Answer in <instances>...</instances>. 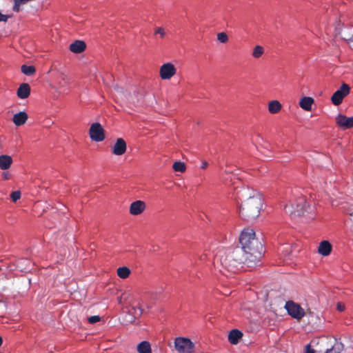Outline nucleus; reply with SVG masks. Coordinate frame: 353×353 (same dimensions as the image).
Segmentation results:
<instances>
[{
	"mask_svg": "<svg viewBox=\"0 0 353 353\" xmlns=\"http://www.w3.org/2000/svg\"><path fill=\"white\" fill-rule=\"evenodd\" d=\"M343 99V94L336 90L331 97V101L334 105H339L342 103Z\"/></svg>",
	"mask_w": 353,
	"mask_h": 353,
	"instance_id": "23",
	"label": "nucleus"
},
{
	"mask_svg": "<svg viewBox=\"0 0 353 353\" xmlns=\"http://www.w3.org/2000/svg\"><path fill=\"white\" fill-rule=\"evenodd\" d=\"M284 308L289 316L298 321L305 314V310L301 305L292 300L286 301Z\"/></svg>",
	"mask_w": 353,
	"mask_h": 353,
	"instance_id": "5",
	"label": "nucleus"
},
{
	"mask_svg": "<svg viewBox=\"0 0 353 353\" xmlns=\"http://www.w3.org/2000/svg\"><path fill=\"white\" fill-rule=\"evenodd\" d=\"M2 343H3V339H2V337L0 336V346L2 345Z\"/></svg>",
	"mask_w": 353,
	"mask_h": 353,
	"instance_id": "41",
	"label": "nucleus"
},
{
	"mask_svg": "<svg viewBox=\"0 0 353 353\" xmlns=\"http://www.w3.org/2000/svg\"><path fill=\"white\" fill-rule=\"evenodd\" d=\"M174 347L179 353H193L194 343L186 337H176L174 341Z\"/></svg>",
	"mask_w": 353,
	"mask_h": 353,
	"instance_id": "7",
	"label": "nucleus"
},
{
	"mask_svg": "<svg viewBox=\"0 0 353 353\" xmlns=\"http://www.w3.org/2000/svg\"><path fill=\"white\" fill-rule=\"evenodd\" d=\"M350 90V87L347 83H343L339 89L336 90L337 92H339L344 97H345L349 93Z\"/></svg>",
	"mask_w": 353,
	"mask_h": 353,
	"instance_id": "28",
	"label": "nucleus"
},
{
	"mask_svg": "<svg viewBox=\"0 0 353 353\" xmlns=\"http://www.w3.org/2000/svg\"><path fill=\"white\" fill-rule=\"evenodd\" d=\"M239 244L250 256L251 264H259L265 252V248L260 239L256 237L255 232L250 228L244 229L239 236Z\"/></svg>",
	"mask_w": 353,
	"mask_h": 353,
	"instance_id": "2",
	"label": "nucleus"
},
{
	"mask_svg": "<svg viewBox=\"0 0 353 353\" xmlns=\"http://www.w3.org/2000/svg\"><path fill=\"white\" fill-rule=\"evenodd\" d=\"M145 209V203L141 200L133 201L130 206V212L132 215H139Z\"/></svg>",
	"mask_w": 353,
	"mask_h": 353,
	"instance_id": "12",
	"label": "nucleus"
},
{
	"mask_svg": "<svg viewBox=\"0 0 353 353\" xmlns=\"http://www.w3.org/2000/svg\"><path fill=\"white\" fill-rule=\"evenodd\" d=\"M176 74L174 65L170 63H165L160 68V77L163 80L170 79Z\"/></svg>",
	"mask_w": 353,
	"mask_h": 353,
	"instance_id": "9",
	"label": "nucleus"
},
{
	"mask_svg": "<svg viewBox=\"0 0 353 353\" xmlns=\"http://www.w3.org/2000/svg\"><path fill=\"white\" fill-rule=\"evenodd\" d=\"M10 175L8 172H4L2 174V178L5 180H7L10 178Z\"/></svg>",
	"mask_w": 353,
	"mask_h": 353,
	"instance_id": "39",
	"label": "nucleus"
},
{
	"mask_svg": "<svg viewBox=\"0 0 353 353\" xmlns=\"http://www.w3.org/2000/svg\"><path fill=\"white\" fill-rule=\"evenodd\" d=\"M337 124L343 129H350L353 127V116L347 117L345 115L339 114L336 117Z\"/></svg>",
	"mask_w": 353,
	"mask_h": 353,
	"instance_id": "11",
	"label": "nucleus"
},
{
	"mask_svg": "<svg viewBox=\"0 0 353 353\" xmlns=\"http://www.w3.org/2000/svg\"><path fill=\"white\" fill-rule=\"evenodd\" d=\"M335 37L347 41L353 49V26H342L340 23L334 28Z\"/></svg>",
	"mask_w": 353,
	"mask_h": 353,
	"instance_id": "6",
	"label": "nucleus"
},
{
	"mask_svg": "<svg viewBox=\"0 0 353 353\" xmlns=\"http://www.w3.org/2000/svg\"><path fill=\"white\" fill-rule=\"evenodd\" d=\"M139 353H152L150 343L147 341L140 342L137 345Z\"/></svg>",
	"mask_w": 353,
	"mask_h": 353,
	"instance_id": "20",
	"label": "nucleus"
},
{
	"mask_svg": "<svg viewBox=\"0 0 353 353\" xmlns=\"http://www.w3.org/2000/svg\"><path fill=\"white\" fill-rule=\"evenodd\" d=\"M127 148V145L123 138H117L115 143L114 144L112 152L114 155L121 156L123 154Z\"/></svg>",
	"mask_w": 353,
	"mask_h": 353,
	"instance_id": "10",
	"label": "nucleus"
},
{
	"mask_svg": "<svg viewBox=\"0 0 353 353\" xmlns=\"http://www.w3.org/2000/svg\"><path fill=\"white\" fill-rule=\"evenodd\" d=\"M172 168L175 172H183L186 167L185 163L179 161L173 163Z\"/></svg>",
	"mask_w": 353,
	"mask_h": 353,
	"instance_id": "26",
	"label": "nucleus"
},
{
	"mask_svg": "<svg viewBox=\"0 0 353 353\" xmlns=\"http://www.w3.org/2000/svg\"><path fill=\"white\" fill-rule=\"evenodd\" d=\"M243 336V332L238 329H232L230 331L228 339L232 345H236Z\"/></svg>",
	"mask_w": 353,
	"mask_h": 353,
	"instance_id": "16",
	"label": "nucleus"
},
{
	"mask_svg": "<svg viewBox=\"0 0 353 353\" xmlns=\"http://www.w3.org/2000/svg\"><path fill=\"white\" fill-rule=\"evenodd\" d=\"M262 205L263 202L260 195L250 196L240 205L239 214L245 221H252L259 216Z\"/></svg>",
	"mask_w": 353,
	"mask_h": 353,
	"instance_id": "3",
	"label": "nucleus"
},
{
	"mask_svg": "<svg viewBox=\"0 0 353 353\" xmlns=\"http://www.w3.org/2000/svg\"><path fill=\"white\" fill-rule=\"evenodd\" d=\"M130 272H131V271H130V268H128L127 266L119 267L117 269V275L121 279L128 278L129 276Z\"/></svg>",
	"mask_w": 353,
	"mask_h": 353,
	"instance_id": "22",
	"label": "nucleus"
},
{
	"mask_svg": "<svg viewBox=\"0 0 353 353\" xmlns=\"http://www.w3.org/2000/svg\"><path fill=\"white\" fill-rule=\"evenodd\" d=\"M9 18L8 15L3 14L1 12H0V22L3 21L6 22Z\"/></svg>",
	"mask_w": 353,
	"mask_h": 353,
	"instance_id": "37",
	"label": "nucleus"
},
{
	"mask_svg": "<svg viewBox=\"0 0 353 353\" xmlns=\"http://www.w3.org/2000/svg\"><path fill=\"white\" fill-rule=\"evenodd\" d=\"M217 39L219 42L225 43L228 41V37L225 32H221L218 33Z\"/></svg>",
	"mask_w": 353,
	"mask_h": 353,
	"instance_id": "30",
	"label": "nucleus"
},
{
	"mask_svg": "<svg viewBox=\"0 0 353 353\" xmlns=\"http://www.w3.org/2000/svg\"><path fill=\"white\" fill-rule=\"evenodd\" d=\"M264 52L263 48L261 46H256L252 52V56L254 58H259Z\"/></svg>",
	"mask_w": 353,
	"mask_h": 353,
	"instance_id": "29",
	"label": "nucleus"
},
{
	"mask_svg": "<svg viewBox=\"0 0 353 353\" xmlns=\"http://www.w3.org/2000/svg\"><path fill=\"white\" fill-rule=\"evenodd\" d=\"M12 163V158L8 154L0 155V169L6 170L9 169Z\"/></svg>",
	"mask_w": 353,
	"mask_h": 353,
	"instance_id": "19",
	"label": "nucleus"
},
{
	"mask_svg": "<svg viewBox=\"0 0 353 353\" xmlns=\"http://www.w3.org/2000/svg\"><path fill=\"white\" fill-rule=\"evenodd\" d=\"M28 118V114L25 111H20L13 115L12 121L16 126L23 125Z\"/></svg>",
	"mask_w": 353,
	"mask_h": 353,
	"instance_id": "15",
	"label": "nucleus"
},
{
	"mask_svg": "<svg viewBox=\"0 0 353 353\" xmlns=\"http://www.w3.org/2000/svg\"><path fill=\"white\" fill-rule=\"evenodd\" d=\"M336 308L339 311L343 312L345 310V305L341 303H338Z\"/></svg>",
	"mask_w": 353,
	"mask_h": 353,
	"instance_id": "38",
	"label": "nucleus"
},
{
	"mask_svg": "<svg viewBox=\"0 0 353 353\" xmlns=\"http://www.w3.org/2000/svg\"><path fill=\"white\" fill-rule=\"evenodd\" d=\"M208 162H206V161H203V162H202V163H201V168L202 169H205V168L208 167Z\"/></svg>",
	"mask_w": 353,
	"mask_h": 353,
	"instance_id": "40",
	"label": "nucleus"
},
{
	"mask_svg": "<svg viewBox=\"0 0 353 353\" xmlns=\"http://www.w3.org/2000/svg\"><path fill=\"white\" fill-rule=\"evenodd\" d=\"M132 310H133L132 313L135 314L136 317L140 316L143 312V309L141 307L134 306L132 307Z\"/></svg>",
	"mask_w": 353,
	"mask_h": 353,
	"instance_id": "33",
	"label": "nucleus"
},
{
	"mask_svg": "<svg viewBox=\"0 0 353 353\" xmlns=\"http://www.w3.org/2000/svg\"><path fill=\"white\" fill-rule=\"evenodd\" d=\"M332 251V245L330 243L327 241H323L320 243L318 252L319 253L323 256H328Z\"/></svg>",
	"mask_w": 353,
	"mask_h": 353,
	"instance_id": "18",
	"label": "nucleus"
},
{
	"mask_svg": "<svg viewBox=\"0 0 353 353\" xmlns=\"http://www.w3.org/2000/svg\"><path fill=\"white\" fill-rule=\"evenodd\" d=\"M312 210V207L307 204L304 199H299L296 203V206L292 202L285 205V211L292 216H304Z\"/></svg>",
	"mask_w": 353,
	"mask_h": 353,
	"instance_id": "4",
	"label": "nucleus"
},
{
	"mask_svg": "<svg viewBox=\"0 0 353 353\" xmlns=\"http://www.w3.org/2000/svg\"><path fill=\"white\" fill-rule=\"evenodd\" d=\"M250 257L248 256L246 251L241 246L228 248L220 251L215 256V260L219 262L221 266L231 272H236L244 265L248 268H254L256 264H251Z\"/></svg>",
	"mask_w": 353,
	"mask_h": 353,
	"instance_id": "1",
	"label": "nucleus"
},
{
	"mask_svg": "<svg viewBox=\"0 0 353 353\" xmlns=\"http://www.w3.org/2000/svg\"><path fill=\"white\" fill-rule=\"evenodd\" d=\"M281 109V104L277 100H273L270 102L268 105V110L272 114H276Z\"/></svg>",
	"mask_w": 353,
	"mask_h": 353,
	"instance_id": "21",
	"label": "nucleus"
},
{
	"mask_svg": "<svg viewBox=\"0 0 353 353\" xmlns=\"http://www.w3.org/2000/svg\"><path fill=\"white\" fill-rule=\"evenodd\" d=\"M14 3L12 9L14 12H19L20 6L21 4H24V3H27L25 0H14Z\"/></svg>",
	"mask_w": 353,
	"mask_h": 353,
	"instance_id": "31",
	"label": "nucleus"
},
{
	"mask_svg": "<svg viewBox=\"0 0 353 353\" xmlns=\"http://www.w3.org/2000/svg\"><path fill=\"white\" fill-rule=\"evenodd\" d=\"M21 70L23 74L27 76H31L35 72V68L33 65H22Z\"/></svg>",
	"mask_w": 353,
	"mask_h": 353,
	"instance_id": "24",
	"label": "nucleus"
},
{
	"mask_svg": "<svg viewBox=\"0 0 353 353\" xmlns=\"http://www.w3.org/2000/svg\"><path fill=\"white\" fill-rule=\"evenodd\" d=\"M21 194L19 190H15L10 194V199L12 202L15 203L21 198Z\"/></svg>",
	"mask_w": 353,
	"mask_h": 353,
	"instance_id": "32",
	"label": "nucleus"
},
{
	"mask_svg": "<svg viewBox=\"0 0 353 353\" xmlns=\"http://www.w3.org/2000/svg\"><path fill=\"white\" fill-rule=\"evenodd\" d=\"M314 101V99L311 97H303L299 101V105L303 110L310 111Z\"/></svg>",
	"mask_w": 353,
	"mask_h": 353,
	"instance_id": "17",
	"label": "nucleus"
},
{
	"mask_svg": "<svg viewBox=\"0 0 353 353\" xmlns=\"http://www.w3.org/2000/svg\"><path fill=\"white\" fill-rule=\"evenodd\" d=\"M17 94L21 99H27L30 94V86L29 84L26 83H21L17 90Z\"/></svg>",
	"mask_w": 353,
	"mask_h": 353,
	"instance_id": "13",
	"label": "nucleus"
},
{
	"mask_svg": "<svg viewBox=\"0 0 353 353\" xmlns=\"http://www.w3.org/2000/svg\"><path fill=\"white\" fill-rule=\"evenodd\" d=\"M89 136L93 141L100 142L104 140V130L100 123L95 122L91 124L89 130Z\"/></svg>",
	"mask_w": 353,
	"mask_h": 353,
	"instance_id": "8",
	"label": "nucleus"
},
{
	"mask_svg": "<svg viewBox=\"0 0 353 353\" xmlns=\"http://www.w3.org/2000/svg\"><path fill=\"white\" fill-rule=\"evenodd\" d=\"M25 262L29 263V261L27 259H24Z\"/></svg>",
	"mask_w": 353,
	"mask_h": 353,
	"instance_id": "42",
	"label": "nucleus"
},
{
	"mask_svg": "<svg viewBox=\"0 0 353 353\" xmlns=\"http://www.w3.org/2000/svg\"><path fill=\"white\" fill-rule=\"evenodd\" d=\"M157 34L160 35V37L161 39H163L165 36V32L163 28L158 27L155 29V31H154V35H157Z\"/></svg>",
	"mask_w": 353,
	"mask_h": 353,
	"instance_id": "34",
	"label": "nucleus"
},
{
	"mask_svg": "<svg viewBox=\"0 0 353 353\" xmlns=\"http://www.w3.org/2000/svg\"><path fill=\"white\" fill-rule=\"evenodd\" d=\"M86 48L85 41L76 40L70 45V50L73 53L79 54L83 52Z\"/></svg>",
	"mask_w": 353,
	"mask_h": 353,
	"instance_id": "14",
	"label": "nucleus"
},
{
	"mask_svg": "<svg viewBox=\"0 0 353 353\" xmlns=\"http://www.w3.org/2000/svg\"><path fill=\"white\" fill-rule=\"evenodd\" d=\"M343 347V343L336 342L334 346L327 349L324 353H339L340 350Z\"/></svg>",
	"mask_w": 353,
	"mask_h": 353,
	"instance_id": "27",
	"label": "nucleus"
},
{
	"mask_svg": "<svg viewBox=\"0 0 353 353\" xmlns=\"http://www.w3.org/2000/svg\"><path fill=\"white\" fill-rule=\"evenodd\" d=\"M101 320V316L99 315L91 316L88 318V322L90 324H94Z\"/></svg>",
	"mask_w": 353,
	"mask_h": 353,
	"instance_id": "35",
	"label": "nucleus"
},
{
	"mask_svg": "<svg viewBox=\"0 0 353 353\" xmlns=\"http://www.w3.org/2000/svg\"><path fill=\"white\" fill-rule=\"evenodd\" d=\"M304 353H316V352L313 348H312L310 344H307L305 347Z\"/></svg>",
	"mask_w": 353,
	"mask_h": 353,
	"instance_id": "36",
	"label": "nucleus"
},
{
	"mask_svg": "<svg viewBox=\"0 0 353 353\" xmlns=\"http://www.w3.org/2000/svg\"><path fill=\"white\" fill-rule=\"evenodd\" d=\"M136 320V316L132 312L128 311L123 315V321L126 324H132Z\"/></svg>",
	"mask_w": 353,
	"mask_h": 353,
	"instance_id": "25",
	"label": "nucleus"
}]
</instances>
